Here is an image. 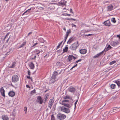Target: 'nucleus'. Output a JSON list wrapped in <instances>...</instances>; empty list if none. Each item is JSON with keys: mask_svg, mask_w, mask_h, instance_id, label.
Masks as SVG:
<instances>
[{"mask_svg": "<svg viewBox=\"0 0 120 120\" xmlns=\"http://www.w3.org/2000/svg\"><path fill=\"white\" fill-rule=\"evenodd\" d=\"M79 45L78 41L75 42L72 44L70 47V48L72 50H75Z\"/></svg>", "mask_w": 120, "mask_h": 120, "instance_id": "obj_1", "label": "nucleus"}, {"mask_svg": "<svg viewBox=\"0 0 120 120\" xmlns=\"http://www.w3.org/2000/svg\"><path fill=\"white\" fill-rule=\"evenodd\" d=\"M60 108L61 110L63 112L67 113H68L70 112V110L68 108H66L64 106L60 107Z\"/></svg>", "mask_w": 120, "mask_h": 120, "instance_id": "obj_2", "label": "nucleus"}, {"mask_svg": "<svg viewBox=\"0 0 120 120\" xmlns=\"http://www.w3.org/2000/svg\"><path fill=\"white\" fill-rule=\"evenodd\" d=\"M57 118L60 120H63L66 117V116L64 114L61 113H58L57 115Z\"/></svg>", "mask_w": 120, "mask_h": 120, "instance_id": "obj_3", "label": "nucleus"}, {"mask_svg": "<svg viewBox=\"0 0 120 120\" xmlns=\"http://www.w3.org/2000/svg\"><path fill=\"white\" fill-rule=\"evenodd\" d=\"M19 79L18 77L16 75H13L12 78V81L13 82H15L18 81Z\"/></svg>", "mask_w": 120, "mask_h": 120, "instance_id": "obj_4", "label": "nucleus"}, {"mask_svg": "<svg viewBox=\"0 0 120 120\" xmlns=\"http://www.w3.org/2000/svg\"><path fill=\"white\" fill-rule=\"evenodd\" d=\"M66 101H63L61 103L62 104L68 108H71L72 106V104H69L65 102Z\"/></svg>", "mask_w": 120, "mask_h": 120, "instance_id": "obj_5", "label": "nucleus"}, {"mask_svg": "<svg viewBox=\"0 0 120 120\" xmlns=\"http://www.w3.org/2000/svg\"><path fill=\"white\" fill-rule=\"evenodd\" d=\"M44 9V8L42 7L38 6L36 7L35 9V11L36 12H39L41 10H43Z\"/></svg>", "mask_w": 120, "mask_h": 120, "instance_id": "obj_6", "label": "nucleus"}, {"mask_svg": "<svg viewBox=\"0 0 120 120\" xmlns=\"http://www.w3.org/2000/svg\"><path fill=\"white\" fill-rule=\"evenodd\" d=\"M54 102V101L52 99H50L48 103V107L50 108V109H51V107Z\"/></svg>", "mask_w": 120, "mask_h": 120, "instance_id": "obj_7", "label": "nucleus"}, {"mask_svg": "<svg viewBox=\"0 0 120 120\" xmlns=\"http://www.w3.org/2000/svg\"><path fill=\"white\" fill-rule=\"evenodd\" d=\"M56 78L55 77L52 76L50 80L49 83L51 84H52L54 82L56 81Z\"/></svg>", "mask_w": 120, "mask_h": 120, "instance_id": "obj_8", "label": "nucleus"}, {"mask_svg": "<svg viewBox=\"0 0 120 120\" xmlns=\"http://www.w3.org/2000/svg\"><path fill=\"white\" fill-rule=\"evenodd\" d=\"M0 92L1 93L2 95L4 97H5V95L4 94L5 91L3 87H1L0 88Z\"/></svg>", "mask_w": 120, "mask_h": 120, "instance_id": "obj_9", "label": "nucleus"}, {"mask_svg": "<svg viewBox=\"0 0 120 120\" xmlns=\"http://www.w3.org/2000/svg\"><path fill=\"white\" fill-rule=\"evenodd\" d=\"M104 24L105 26H109L111 25L110 21L108 20L105 21L104 23Z\"/></svg>", "mask_w": 120, "mask_h": 120, "instance_id": "obj_10", "label": "nucleus"}, {"mask_svg": "<svg viewBox=\"0 0 120 120\" xmlns=\"http://www.w3.org/2000/svg\"><path fill=\"white\" fill-rule=\"evenodd\" d=\"M68 90L71 92L74 93L75 90V89L73 87H70L68 88Z\"/></svg>", "mask_w": 120, "mask_h": 120, "instance_id": "obj_11", "label": "nucleus"}, {"mask_svg": "<svg viewBox=\"0 0 120 120\" xmlns=\"http://www.w3.org/2000/svg\"><path fill=\"white\" fill-rule=\"evenodd\" d=\"M119 44V43L118 41H112L110 44L111 45L113 46H115Z\"/></svg>", "mask_w": 120, "mask_h": 120, "instance_id": "obj_12", "label": "nucleus"}, {"mask_svg": "<svg viewBox=\"0 0 120 120\" xmlns=\"http://www.w3.org/2000/svg\"><path fill=\"white\" fill-rule=\"evenodd\" d=\"M38 102L41 104L43 103V101L42 98L40 96H38L37 98Z\"/></svg>", "mask_w": 120, "mask_h": 120, "instance_id": "obj_13", "label": "nucleus"}, {"mask_svg": "<svg viewBox=\"0 0 120 120\" xmlns=\"http://www.w3.org/2000/svg\"><path fill=\"white\" fill-rule=\"evenodd\" d=\"M104 53V51H102L101 52L97 54L96 55L94 56L93 58H97L99 56L102 55Z\"/></svg>", "mask_w": 120, "mask_h": 120, "instance_id": "obj_14", "label": "nucleus"}, {"mask_svg": "<svg viewBox=\"0 0 120 120\" xmlns=\"http://www.w3.org/2000/svg\"><path fill=\"white\" fill-rule=\"evenodd\" d=\"M8 94L9 96L12 97L15 95V93L13 91H11L9 92Z\"/></svg>", "mask_w": 120, "mask_h": 120, "instance_id": "obj_15", "label": "nucleus"}, {"mask_svg": "<svg viewBox=\"0 0 120 120\" xmlns=\"http://www.w3.org/2000/svg\"><path fill=\"white\" fill-rule=\"evenodd\" d=\"M112 48L109 45L108 46H107L104 49L103 51H104V52H106L109 50L110 49Z\"/></svg>", "mask_w": 120, "mask_h": 120, "instance_id": "obj_16", "label": "nucleus"}, {"mask_svg": "<svg viewBox=\"0 0 120 120\" xmlns=\"http://www.w3.org/2000/svg\"><path fill=\"white\" fill-rule=\"evenodd\" d=\"M80 53L83 54H85L87 52V51L86 49H81L79 51Z\"/></svg>", "mask_w": 120, "mask_h": 120, "instance_id": "obj_17", "label": "nucleus"}, {"mask_svg": "<svg viewBox=\"0 0 120 120\" xmlns=\"http://www.w3.org/2000/svg\"><path fill=\"white\" fill-rule=\"evenodd\" d=\"M107 11H111L113 10V6L110 4L107 7Z\"/></svg>", "mask_w": 120, "mask_h": 120, "instance_id": "obj_18", "label": "nucleus"}, {"mask_svg": "<svg viewBox=\"0 0 120 120\" xmlns=\"http://www.w3.org/2000/svg\"><path fill=\"white\" fill-rule=\"evenodd\" d=\"M3 120H8L9 118L7 115H3L2 116Z\"/></svg>", "mask_w": 120, "mask_h": 120, "instance_id": "obj_19", "label": "nucleus"}, {"mask_svg": "<svg viewBox=\"0 0 120 120\" xmlns=\"http://www.w3.org/2000/svg\"><path fill=\"white\" fill-rule=\"evenodd\" d=\"M73 58V56L72 55H69L68 56L67 60L68 62H71Z\"/></svg>", "mask_w": 120, "mask_h": 120, "instance_id": "obj_20", "label": "nucleus"}, {"mask_svg": "<svg viewBox=\"0 0 120 120\" xmlns=\"http://www.w3.org/2000/svg\"><path fill=\"white\" fill-rule=\"evenodd\" d=\"M36 8V7H32L30 9L28 10H26L25 12L22 15H23L24 14L26 13V12H27V11H30V10L31 9H32L33 10H35Z\"/></svg>", "mask_w": 120, "mask_h": 120, "instance_id": "obj_21", "label": "nucleus"}, {"mask_svg": "<svg viewBox=\"0 0 120 120\" xmlns=\"http://www.w3.org/2000/svg\"><path fill=\"white\" fill-rule=\"evenodd\" d=\"M67 3V1L65 0H63V2H59L58 3L60 4V5H65Z\"/></svg>", "mask_w": 120, "mask_h": 120, "instance_id": "obj_22", "label": "nucleus"}, {"mask_svg": "<svg viewBox=\"0 0 120 120\" xmlns=\"http://www.w3.org/2000/svg\"><path fill=\"white\" fill-rule=\"evenodd\" d=\"M29 67H30L31 69H33L34 67V65L33 63V62H32L29 65Z\"/></svg>", "mask_w": 120, "mask_h": 120, "instance_id": "obj_23", "label": "nucleus"}, {"mask_svg": "<svg viewBox=\"0 0 120 120\" xmlns=\"http://www.w3.org/2000/svg\"><path fill=\"white\" fill-rule=\"evenodd\" d=\"M74 40V38L73 37L71 38H69V40L67 42V43L70 44V43L73 41Z\"/></svg>", "mask_w": 120, "mask_h": 120, "instance_id": "obj_24", "label": "nucleus"}, {"mask_svg": "<svg viewBox=\"0 0 120 120\" xmlns=\"http://www.w3.org/2000/svg\"><path fill=\"white\" fill-rule=\"evenodd\" d=\"M26 42L25 41L23 42L22 43V44L21 45H20L19 47V48H21L22 47L26 44Z\"/></svg>", "mask_w": 120, "mask_h": 120, "instance_id": "obj_25", "label": "nucleus"}, {"mask_svg": "<svg viewBox=\"0 0 120 120\" xmlns=\"http://www.w3.org/2000/svg\"><path fill=\"white\" fill-rule=\"evenodd\" d=\"M58 74V72L57 71H54L53 72V74L52 75V76L55 77L56 78V76Z\"/></svg>", "mask_w": 120, "mask_h": 120, "instance_id": "obj_26", "label": "nucleus"}, {"mask_svg": "<svg viewBox=\"0 0 120 120\" xmlns=\"http://www.w3.org/2000/svg\"><path fill=\"white\" fill-rule=\"evenodd\" d=\"M68 47L67 46H66L65 48L63 49V52H67L68 51Z\"/></svg>", "mask_w": 120, "mask_h": 120, "instance_id": "obj_27", "label": "nucleus"}, {"mask_svg": "<svg viewBox=\"0 0 120 120\" xmlns=\"http://www.w3.org/2000/svg\"><path fill=\"white\" fill-rule=\"evenodd\" d=\"M71 33V30L69 29L67 30V32L66 33V36H68L69 34L70 33Z\"/></svg>", "mask_w": 120, "mask_h": 120, "instance_id": "obj_28", "label": "nucleus"}, {"mask_svg": "<svg viewBox=\"0 0 120 120\" xmlns=\"http://www.w3.org/2000/svg\"><path fill=\"white\" fill-rule=\"evenodd\" d=\"M115 82L117 84L118 87L120 86V81L118 80H116V81Z\"/></svg>", "mask_w": 120, "mask_h": 120, "instance_id": "obj_29", "label": "nucleus"}, {"mask_svg": "<svg viewBox=\"0 0 120 120\" xmlns=\"http://www.w3.org/2000/svg\"><path fill=\"white\" fill-rule=\"evenodd\" d=\"M62 64H64L63 62H57L56 63L57 65L59 66H61L62 65Z\"/></svg>", "mask_w": 120, "mask_h": 120, "instance_id": "obj_30", "label": "nucleus"}, {"mask_svg": "<svg viewBox=\"0 0 120 120\" xmlns=\"http://www.w3.org/2000/svg\"><path fill=\"white\" fill-rule=\"evenodd\" d=\"M16 64V63L15 62H14L12 64V66L10 67L11 68H14L15 66V64Z\"/></svg>", "mask_w": 120, "mask_h": 120, "instance_id": "obj_31", "label": "nucleus"}, {"mask_svg": "<svg viewBox=\"0 0 120 120\" xmlns=\"http://www.w3.org/2000/svg\"><path fill=\"white\" fill-rule=\"evenodd\" d=\"M64 99H71V98L69 96H65L64 97Z\"/></svg>", "mask_w": 120, "mask_h": 120, "instance_id": "obj_32", "label": "nucleus"}, {"mask_svg": "<svg viewBox=\"0 0 120 120\" xmlns=\"http://www.w3.org/2000/svg\"><path fill=\"white\" fill-rule=\"evenodd\" d=\"M116 85L114 84H112L110 86L111 88L112 89H114Z\"/></svg>", "mask_w": 120, "mask_h": 120, "instance_id": "obj_33", "label": "nucleus"}, {"mask_svg": "<svg viewBox=\"0 0 120 120\" xmlns=\"http://www.w3.org/2000/svg\"><path fill=\"white\" fill-rule=\"evenodd\" d=\"M116 61H115L114 60V61H113L110 62L109 63V64L110 65H112L113 64H115V63H116Z\"/></svg>", "mask_w": 120, "mask_h": 120, "instance_id": "obj_34", "label": "nucleus"}, {"mask_svg": "<svg viewBox=\"0 0 120 120\" xmlns=\"http://www.w3.org/2000/svg\"><path fill=\"white\" fill-rule=\"evenodd\" d=\"M42 49L44 50V52L47 49V47L46 46L44 47H42Z\"/></svg>", "mask_w": 120, "mask_h": 120, "instance_id": "obj_35", "label": "nucleus"}, {"mask_svg": "<svg viewBox=\"0 0 120 120\" xmlns=\"http://www.w3.org/2000/svg\"><path fill=\"white\" fill-rule=\"evenodd\" d=\"M111 21L113 22L114 23H115L116 22V21L115 20V18H113L112 19Z\"/></svg>", "mask_w": 120, "mask_h": 120, "instance_id": "obj_36", "label": "nucleus"}, {"mask_svg": "<svg viewBox=\"0 0 120 120\" xmlns=\"http://www.w3.org/2000/svg\"><path fill=\"white\" fill-rule=\"evenodd\" d=\"M63 41H62L61 42L59 43V45L56 48L57 49H58L60 47V45L62 43Z\"/></svg>", "mask_w": 120, "mask_h": 120, "instance_id": "obj_37", "label": "nucleus"}, {"mask_svg": "<svg viewBox=\"0 0 120 120\" xmlns=\"http://www.w3.org/2000/svg\"><path fill=\"white\" fill-rule=\"evenodd\" d=\"M55 117L53 114H52L51 116V120H55Z\"/></svg>", "mask_w": 120, "mask_h": 120, "instance_id": "obj_38", "label": "nucleus"}, {"mask_svg": "<svg viewBox=\"0 0 120 120\" xmlns=\"http://www.w3.org/2000/svg\"><path fill=\"white\" fill-rule=\"evenodd\" d=\"M36 92H35V90L34 89L31 92V94H35Z\"/></svg>", "mask_w": 120, "mask_h": 120, "instance_id": "obj_39", "label": "nucleus"}, {"mask_svg": "<svg viewBox=\"0 0 120 120\" xmlns=\"http://www.w3.org/2000/svg\"><path fill=\"white\" fill-rule=\"evenodd\" d=\"M68 37V36L65 35V39H64V42L63 44H64L65 43V41H66V39H67Z\"/></svg>", "mask_w": 120, "mask_h": 120, "instance_id": "obj_40", "label": "nucleus"}, {"mask_svg": "<svg viewBox=\"0 0 120 120\" xmlns=\"http://www.w3.org/2000/svg\"><path fill=\"white\" fill-rule=\"evenodd\" d=\"M24 111H25V112L26 113V112L27 110V108L26 107H24Z\"/></svg>", "mask_w": 120, "mask_h": 120, "instance_id": "obj_41", "label": "nucleus"}, {"mask_svg": "<svg viewBox=\"0 0 120 120\" xmlns=\"http://www.w3.org/2000/svg\"><path fill=\"white\" fill-rule=\"evenodd\" d=\"M78 100H77L76 101L75 103V108L76 104L78 102Z\"/></svg>", "mask_w": 120, "mask_h": 120, "instance_id": "obj_42", "label": "nucleus"}, {"mask_svg": "<svg viewBox=\"0 0 120 120\" xmlns=\"http://www.w3.org/2000/svg\"><path fill=\"white\" fill-rule=\"evenodd\" d=\"M92 35V34H85V36H91Z\"/></svg>", "mask_w": 120, "mask_h": 120, "instance_id": "obj_43", "label": "nucleus"}, {"mask_svg": "<svg viewBox=\"0 0 120 120\" xmlns=\"http://www.w3.org/2000/svg\"><path fill=\"white\" fill-rule=\"evenodd\" d=\"M71 25H72V27H76V25H75L73 24V23H72L71 24Z\"/></svg>", "mask_w": 120, "mask_h": 120, "instance_id": "obj_44", "label": "nucleus"}, {"mask_svg": "<svg viewBox=\"0 0 120 120\" xmlns=\"http://www.w3.org/2000/svg\"><path fill=\"white\" fill-rule=\"evenodd\" d=\"M36 52H37L38 54L40 52V51L38 50H36Z\"/></svg>", "mask_w": 120, "mask_h": 120, "instance_id": "obj_45", "label": "nucleus"}, {"mask_svg": "<svg viewBox=\"0 0 120 120\" xmlns=\"http://www.w3.org/2000/svg\"><path fill=\"white\" fill-rule=\"evenodd\" d=\"M70 12L71 13L74 14L73 12L72 11V9L71 8L70 9Z\"/></svg>", "mask_w": 120, "mask_h": 120, "instance_id": "obj_46", "label": "nucleus"}, {"mask_svg": "<svg viewBox=\"0 0 120 120\" xmlns=\"http://www.w3.org/2000/svg\"><path fill=\"white\" fill-rule=\"evenodd\" d=\"M38 44V43L37 42H36V43H34V44L33 45V46H32V47H33L36 46L37 44Z\"/></svg>", "mask_w": 120, "mask_h": 120, "instance_id": "obj_47", "label": "nucleus"}, {"mask_svg": "<svg viewBox=\"0 0 120 120\" xmlns=\"http://www.w3.org/2000/svg\"><path fill=\"white\" fill-rule=\"evenodd\" d=\"M119 108H120V107H119V108H118V107H114L113 108V110L114 111V110H116V109H119Z\"/></svg>", "mask_w": 120, "mask_h": 120, "instance_id": "obj_48", "label": "nucleus"}, {"mask_svg": "<svg viewBox=\"0 0 120 120\" xmlns=\"http://www.w3.org/2000/svg\"><path fill=\"white\" fill-rule=\"evenodd\" d=\"M49 56V54H47L45 56H44V57H48Z\"/></svg>", "mask_w": 120, "mask_h": 120, "instance_id": "obj_49", "label": "nucleus"}, {"mask_svg": "<svg viewBox=\"0 0 120 120\" xmlns=\"http://www.w3.org/2000/svg\"><path fill=\"white\" fill-rule=\"evenodd\" d=\"M27 72H28V75H30V71L29 70H28V71Z\"/></svg>", "mask_w": 120, "mask_h": 120, "instance_id": "obj_50", "label": "nucleus"}, {"mask_svg": "<svg viewBox=\"0 0 120 120\" xmlns=\"http://www.w3.org/2000/svg\"><path fill=\"white\" fill-rule=\"evenodd\" d=\"M9 34V33H8L6 35V36L5 37H4V39H5V38H6V37H7L8 36Z\"/></svg>", "mask_w": 120, "mask_h": 120, "instance_id": "obj_51", "label": "nucleus"}, {"mask_svg": "<svg viewBox=\"0 0 120 120\" xmlns=\"http://www.w3.org/2000/svg\"><path fill=\"white\" fill-rule=\"evenodd\" d=\"M65 19H66L67 20H71V19H71V18H66Z\"/></svg>", "mask_w": 120, "mask_h": 120, "instance_id": "obj_52", "label": "nucleus"}, {"mask_svg": "<svg viewBox=\"0 0 120 120\" xmlns=\"http://www.w3.org/2000/svg\"><path fill=\"white\" fill-rule=\"evenodd\" d=\"M71 14H67V13L66 14V15H65V16H70L71 15Z\"/></svg>", "mask_w": 120, "mask_h": 120, "instance_id": "obj_53", "label": "nucleus"}, {"mask_svg": "<svg viewBox=\"0 0 120 120\" xmlns=\"http://www.w3.org/2000/svg\"><path fill=\"white\" fill-rule=\"evenodd\" d=\"M36 57V56H34V58H32V60H35V58Z\"/></svg>", "mask_w": 120, "mask_h": 120, "instance_id": "obj_54", "label": "nucleus"}, {"mask_svg": "<svg viewBox=\"0 0 120 120\" xmlns=\"http://www.w3.org/2000/svg\"><path fill=\"white\" fill-rule=\"evenodd\" d=\"M29 11H27V12L26 13L24 14V15H28V13H29Z\"/></svg>", "mask_w": 120, "mask_h": 120, "instance_id": "obj_55", "label": "nucleus"}, {"mask_svg": "<svg viewBox=\"0 0 120 120\" xmlns=\"http://www.w3.org/2000/svg\"><path fill=\"white\" fill-rule=\"evenodd\" d=\"M77 66V64H76L75 65H74V66L73 67V68L76 67Z\"/></svg>", "mask_w": 120, "mask_h": 120, "instance_id": "obj_56", "label": "nucleus"}, {"mask_svg": "<svg viewBox=\"0 0 120 120\" xmlns=\"http://www.w3.org/2000/svg\"><path fill=\"white\" fill-rule=\"evenodd\" d=\"M32 32H30L27 35V36H28L30 34H32Z\"/></svg>", "mask_w": 120, "mask_h": 120, "instance_id": "obj_57", "label": "nucleus"}, {"mask_svg": "<svg viewBox=\"0 0 120 120\" xmlns=\"http://www.w3.org/2000/svg\"><path fill=\"white\" fill-rule=\"evenodd\" d=\"M26 86L27 88H30V87L28 85H26Z\"/></svg>", "mask_w": 120, "mask_h": 120, "instance_id": "obj_58", "label": "nucleus"}, {"mask_svg": "<svg viewBox=\"0 0 120 120\" xmlns=\"http://www.w3.org/2000/svg\"><path fill=\"white\" fill-rule=\"evenodd\" d=\"M41 40H43V41H42V42L44 43V42H45V40L44 41V40H43V39L42 38H41Z\"/></svg>", "mask_w": 120, "mask_h": 120, "instance_id": "obj_59", "label": "nucleus"}, {"mask_svg": "<svg viewBox=\"0 0 120 120\" xmlns=\"http://www.w3.org/2000/svg\"><path fill=\"white\" fill-rule=\"evenodd\" d=\"M82 60L81 59L78 60H77L78 62H78H79L81 61Z\"/></svg>", "mask_w": 120, "mask_h": 120, "instance_id": "obj_60", "label": "nucleus"}, {"mask_svg": "<svg viewBox=\"0 0 120 120\" xmlns=\"http://www.w3.org/2000/svg\"><path fill=\"white\" fill-rule=\"evenodd\" d=\"M117 37L119 38V39H120V34L117 35Z\"/></svg>", "mask_w": 120, "mask_h": 120, "instance_id": "obj_61", "label": "nucleus"}, {"mask_svg": "<svg viewBox=\"0 0 120 120\" xmlns=\"http://www.w3.org/2000/svg\"><path fill=\"white\" fill-rule=\"evenodd\" d=\"M27 78L28 79H31L30 77V76H27Z\"/></svg>", "mask_w": 120, "mask_h": 120, "instance_id": "obj_62", "label": "nucleus"}, {"mask_svg": "<svg viewBox=\"0 0 120 120\" xmlns=\"http://www.w3.org/2000/svg\"><path fill=\"white\" fill-rule=\"evenodd\" d=\"M73 58L74 59V60H75L76 58V57H74V56H73Z\"/></svg>", "mask_w": 120, "mask_h": 120, "instance_id": "obj_63", "label": "nucleus"}, {"mask_svg": "<svg viewBox=\"0 0 120 120\" xmlns=\"http://www.w3.org/2000/svg\"><path fill=\"white\" fill-rule=\"evenodd\" d=\"M71 19H71V20H73L74 21H76V20H76V19H72V18H71Z\"/></svg>", "mask_w": 120, "mask_h": 120, "instance_id": "obj_64", "label": "nucleus"}]
</instances>
